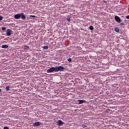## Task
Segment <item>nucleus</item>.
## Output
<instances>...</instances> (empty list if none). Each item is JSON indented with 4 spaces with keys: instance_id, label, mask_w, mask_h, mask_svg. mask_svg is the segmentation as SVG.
I'll use <instances>...</instances> for the list:
<instances>
[{
    "instance_id": "nucleus-1",
    "label": "nucleus",
    "mask_w": 129,
    "mask_h": 129,
    "mask_svg": "<svg viewBox=\"0 0 129 129\" xmlns=\"http://www.w3.org/2000/svg\"><path fill=\"white\" fill-rule=\"evenodd\" d=\"M64 67L62 66L51 67L49 68L47 71V73H52V72H58V71H63Z\"/></svg>"
},
{
    "instance_id": "nucleus-2",
    "label": "nucleus",
    "mask_w": 129,
    "mask_h": 129,
    "mask_svg": "<svg viewBox=\"0 0 129 129\" xmlns=\"http://www.w3.org/2000/svg\"><path fill=\"white\" fill-rule=\"evenodd\" d=\"M15 19L16 20H18L21 18L22 20H25L26 19V16H25V14L24 13H20V14H16L14 16Z\"/></svg>"
},
{
    "instance_id": "nucleus-3",
    "label": "nucleus",
    "mask_w": 129,
    "mask_h": 129,
    "mask_svg": "<svg viewBox=\"0 0 129 129\" xmlns=\"http://www.w3.org/2000/svg\"><path fill=\"white\" fill-rule=\"evenodd\" d=\"M114 20H115V21H116L117 22V23H121V19L118 16H116V15L115 16Z\"/></svg>"
},
{
    "instance_id": "nucleus-4",
    "label": "nucleus",
    "mask_w": 129,
    "mask_h": 129,
    "mask_svg": "<svg viewBox=\"0 0 129 129\" xmlns=\"http://www.w3.org/2000/svg\"><path fill=\"white\" fill-rule=\"evenodd\" d=\"M63 124H64V123L61 120H59L57 121V125H63Z\"/></svg>"
},
{
    "instance_id": "nucleus-5",
    "label": "nucleus",
    "mask_w": 129,
    "mask_h": 129,
    "mask_svg": "<svg viewBox=\"0 0 129 129\" xmlns=\"http://www.w3.org/2000/svg\"><path fill=\"white\" fill-rule=\"evenodd\" d=\"M78 104H82V103H86V101L84 100H78Z\"/></svg>"
},
{
    "instance_id": "nucleus-6",
    "label": "nucleus",
    "mask_w": 129,
    "mask_h": 129,
    "mask_svg": "<svg viewBox=\"0 0 129 129\" xmlns=\"http://www.w3.org/2000/svg\"><path fill=\"white\" fill-rule=\"evenodd\" d=\"M40 124V122H35L33 123V126H39Z\"/></svg>"
},
{
    "instance_id": "nucleus-7",
    "label": "nucleus",
    "mask_w": 129,
    "mask_h": 129,
    "mask_svg": "<svg viewBox=\"0 0 129 129\" xmlns=\"http://www.w3.org/2000/svg\"><path fill=\"white\" fill-rule=\"evenodd\" d=\"M7 36H11L12 35V30L8 29L7 31Z\"/></svg>"
},
{
    "instance_id": "nucleus-8",
    "label": "nucleus",
    "mask_w": 129,
    "mask_h": 129,
    "mask_svg": "<svg viewBox=\"0 0 129 129\" xmlns=\"http://www.w3.org/2000/svg\"><path fill=\"white\" fill-rule=\"evenodd\" d=\"M1 48H2L3 49H6L7 48H9V45L4 44L1 46Z\"/></svg>"
},
{
    "instance_id": "nucleus-9",
    "label": "nucleus",
    "mask_w": 129,
    "mask_h": 129,
    "mask_svg": "<svg viewBox=\"0 0 129 129\" xmlns=\"http://www.w3.org/2000/svg\"><path fill=\"white\" fill-rule=\"evenodd\" d=\"M115 32H116V33H119V29L117 27H115L114 28Z\"/></svg>"
},
{
    "instance_id": "nucleus-10",
    "label": "nucleus",
    "mask_w": 129,
    "mask_h": 129,
    "mask_svg": "<svg viewBox=\"0 0 129 129\" xmlns=\"http://www.w3.org/2000/svg\"><path fill=\"white\" fill-rule=\"evenodd\" d=\"M67 21H68V22H70L71 21V18H70V17H68L67 18Z\"/></svg>"
},
{
    "instance_id": "nucleus-11",
    "label": "nucleus",
    "mask_w": 129,
    "mask_h": 129,
    "mask_svg": "<svg viewBox=\"0 0 129 129\" xmlns=\"http://www.w3.org/2000/svg\"><path fill=\"white\" fill-rule=\"evenodd\" d=\"M89 29L91 30V31H93V30H94V27H93L92 26H90L89 27Z\"/></svg>"
},
{
    "instance_id": "nucleus-12",
    "label": "nucleus",
    "mask_w": 129,
    "mask_h": 129,
    "mask_svg": "<svg viewBox=\"0 0 129 129\" xmlns=\"http://www.w3.org/2000/svg\"><path fill=\"white\" fill-rule=\"evenodd\" d=\"M49 46H44L43 47V48L44 49V50H47V49H48Z\"/></svg>"
},
{
    "instance_id": "nucleus-13",
    "label": "nucleus",
    "mask_w": 129,
    "mask_h": 129,
    "mask_svg": "<svg viewBox=\"0 0 129 129\" xmlns=\"http://www.w3.org/2000/svg\"><path fill=\"white\" fill-rule=\"evenodd\" d=\"M68 61L69 62H70V63H71V62H72V58H69L68 59Z\"/></svg>"
},
{
    "instance_id": "nucleus-14",
    "label": "nucleus",
    "mask_w": 129,
    "mask_h": 129,
    "mask_svg": "<svg viewBox=\"0 0 129 129\" xmlns=\"http://www.w3.org/2000/svg\"><path fill=\"white\" fill-rule=\"evenodd\" d=\"M6 90H7V91H9V90H10V86H7L6 87Z\"/></svg>"
},
{
    "instance_id": "nucleus-15",
    "label": "nucleus",
    "mask_w": 129,
    "mask_h": 129,
    "mask_svg": "<svg viewBox=\"0 0 129 129\" xmlns=\"http://www.w3.org/2000/svg\"><path fill=\"white\" fill-rule=\"evenodd\" d=\"M2 30L3 31H5V30H7V28L5 27H3L2 28Z\"/></svg>"
},
{
    "instance_id": "nucleus-16",
    "label": "nucleus",
    "mask_w": 129,
    "mask_h": 129,
    "mask_svg": "<svg viewBox=\"0 0 129 129\" xmlns=\"http://www.w3.org/2000/svg\"><path fill=\"white\" fill-rule=\"evenodd\" d=\"M87 126H86L85 124H82V127H83V128H85V127H87Z\"/></svg>"
},
{
    "instance_id": "nucleus-17",
    "label": "nucleus",
    "mask_w": 129,
    "mask_h": 129,
    "mask_svg": "<svg viewBox=\"0 0 129 129\" xmlns=\"http://www.w3.org/2000/svg\"><path fill=\"white\" fill-rule=\"evenodd\" d=\"M30 18H36V16L35 15H30Z\"/></svg>"
},
{
    "instance_id": "nucleus-18",
    "label": "nucleus",
    "mask_w": 129,
    "mask_h": 129,
    "mask_svg": "<svg viewBox=\"0 0 129 129\" xmlns=\"http://www.w3.org/2000/svg\"><path fill=\"white\" fill-rule=\"evenodd\" d=\"M24 49H29V46H27V45H25L24 46Z\"/></svg>"
},
{
    "instance_id": "nucleus-19",
    "label": "nucleus",
    "mask_w": 129,
    "mask_h": 129,
    "mask_svg": "<svg viewBox=\"0 0 129 129\" xmlns=\"http://www.w3.org/2000/svg\"><path fill=\"white\" fill-rule=\"evenodd\" d=\"M3 19H4V17L0 16V21H3Z\"/></svg>"
},
{
    "instance_id": "nucleus-20",
    "label": "nucleus",
    "mask_w": 129,
    "mask_h": 129,
    "mask_svg": "<svg viewBox=\"0 0 129 129\" xmlns=\"http://www.w3.org/2000/svg\"><path fill=\"white\" fill-rule=\"evenodd\" d=\"M4 129H10V128H9V127H8V126H5V127H4Z\"/></svg>"
},
{
    "instance_id": "nucleus-21",
    "label": "nucleus",
    "mask_w": 129,
    "mask_h": 129,
    "mask_svg": "<svg viewBox=\"0 0 129 129\" xmlns=\"http://www.w3.org/2000/svg\"><path fill=\"white\" fill-rule=\"evenodd\" d=\"M120 26H124V23H121L120 24Z\"/></svg>"
},
{
    "instance_id": "nucleus-22",
    "label": "nucleus",
    "mask_w": 129,
    "mask_h": 129,
    "mask_svg": "<svg viewBox=\"0 0 129 129\" xmlns=\"http://www.w3.org/2000/svg\"><path fill=\"white\" fill-rule=\"evenodd\" d=\"M126 19H127L128 20H129V15L126 16Z\"/></svg>"
},
{
    "instance_id": "nucleus-23",
    "label": "nucleus",
    "mask_w": 129,
    "mask_h": 129,
    "mask_svg": "<svg viewBox=\"0 0 129 129\" xmlns=\"http://www.w3.org/2000/svg\"><path fill=\"white\" fill-rule=\"evenodd\" d=\"M0 92H2V89H0Z\"/></svg>"
}]
</instances>
